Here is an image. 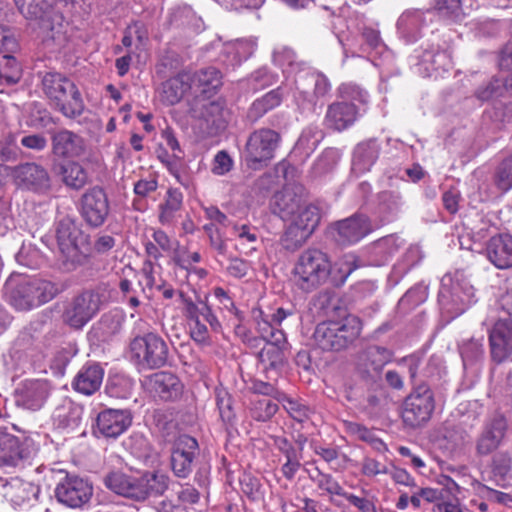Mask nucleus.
I'll return each mask as SVG.
<instances>
[{
	"label": "nucleus",
	"mask_w": 512,
	"mask_h": 512,
	"mask_svg": "<svg viewBox=\"0 0 512 512\" xmlns=\"http://www.w3.org/2000/svg\"><path fill=\"white\" fill-rule=\"evenodd\" d=\"M188 91H191L189 72H180L161 84L159 97L163 104L172 106L179 103Z\"/></svg>",
	"instance_id": "nucleus-34"
},
{
	"label": "nucleus",
	"mask_w": 512,
	"mask_h": 512,
	"mask_svg": "<svg viewBox=\"0 0 512 512\" xmlns=\"http://www.w3.org/2000/svg\"><path fill=\"white\" fill-rule=\"evenodd\" d=\"M435 10L442 18L457 21L463 12L461 0H435Z\"/></svg>",
	"instance_id": "nucleus-56"
},
{
	"label": "nucleus",
	"mask_w": 512,
	"mask_h": 512,
	"mask_svg": "<svg viewBox=\"0 0 512 512\" xmlns=\"http://www.w3.org/2000/svg\"><path fill=\"white\" fill-rule=\"evenodd\" d=\"M106 488L120 496L136 501L162 496L168 489L170 477L164 473L148 472L134 477L122 471H111L103 479Z\"/></svg>",
	"instance_id": "nucleus-2"
},
{
	"label": "nucleus",
	"mask_w": 512,
	"mask_h": 512,
	"mask_svg": "<svg viewBox=\"0 0 512 512\" xmlns=\"http://www.w3.org/2000/svg\"><path fill=\"white\" fill-rule=\"evenodd\" d=\"M132 419L128 409H105L97 416V433L105 438L116 439L131 426Z\"/></svg>",
	"instance_id": "nucleus-25"
},
{
	"label": "nucleus",
	"mask_w": 512,
	"mask_h": 512,
	"mask_svg": "<svg viewBox=\"0 0 512 512\" xmlns=\"http://www.w3.org/2000/svg\"><path fill=\"white\" fill-rule=\"evenodd\" d=\"M274 447L284 457V462L281 465V473L283 477L292 481L301 468V460L303 458V443L299 447L290 442L284 436H271Z\"/></svg>",
	"instance_id": "nucleus-27"
},
{
	"label": "nucleus",
	"mask_w": 512,
	"mask_h": 512,
	"mask_svg": "<svg viewBox=\"0 0 512 512\" xmlns=\"http://www.w3.org/2000/svg\"><path fill=\"white\" fill-rule=\"evenodd\" d=\"M107 302V291L103 286L84 289L66 302L62 319L73 329H82Z\"/></svg>",
	"instance_id": "nucleus-8"
},
{
	"label": "nucleus",
	"mask_w": 512,
	"mask_h": 512,
	"mask_svg": "<svg viewBox=\"0 0 512 512\" xmlns=\"http://www.w3.org/2000/svg\"><path fill=\"white\" fill-rule=\"evenodd\" d=\"M486 252L489 261L498 269L512 267V236L499 234L491 237Z\"/></svg>",
	"instance_id": "nucleus-33"
},
{
	"label": "nucleus",
	"mask_w": 512,
	"mask_h": 512,
	"mask_svg": "<svg viewBox=\"0 0 512 512\" xmlns=\"http://www.w3.org/2000/svg\"><path fill=\"white\" fill-rule=\"evenodd\" d=\"M283 98V94L280 88L271 90L261 98L255 100L248 112V116L253 121H256L262 117L268 111L279 106Z\"/></svg>",
	"instance_id": "nucleus-42"
},
{
	"label": "nucleus",
	"mask_w": 512,
	"mask_h": 512,
	"mask_svg": "<svg viewBox=\"0 0 512 512\" xmlns=\"http://www.w3.org/2000/svg\"><path fill=\"white\" fill-rule=\"evenodd\" d=\"M51 152L55 158L71 161L85 154L86 143L77 133L60 129L51 136Z\"/></svg>",
	"instance_id": "nucleus-23"
},
{
	"label": "nucleus",
	"mask_w": 512,
	"mask_h": 512,
	"mask_svg": "<svg viewBox=\"0 0 512 512\" xmlns=\"http://www.w3.org/2000/svg\"><path fill=\"white\" fill-rule=\"evenodd\" d=\"M50 393V386L45 380L25 381L17 390L16 403L25 409H41Z\"/></svg>",
	"instance_id": "nucleus-28"
},
{
	"label": "nucleus",
	"mask_w": 512,
	"mask_h": 512,
	"mask_svg": "<svg viewBox=\"0 0 512 512\" xmlns=\"http://www.w3.org/2000/svg\"><path fill=\"white\" fill-rule=\"evenodd\" d=\"M35 452L34 442L28 437H17L0 429V467H18Z\"/></svg>",
	"instance_id": "nucleus-17"
},
{
	"label": "nucleus",
	"mask_w": 512,
	"mask_h": 512,
	"mask_svg": "<svg viewBox=\"0 0 512 512\" xmlns=\"http://www.w3.org/2000/svg\"><path fill=\"white\" fill-rule=\"evenodd\" d=\"M104 377L103 368L97 363L85 364L75 376L72 386L84 395H92L101 386Z\"/></svg>",
	"instance_id": "nucleus-35"
},
{
	"label": "nucleus",
	"mask_w": 512,
	"mask_h": 512,
	"mask_svg": "<svg viewBox=\"0 0 512 512\" xmlns=\"http://www.w3.org/2000/svg\"><path fill=\"white\" fill-rule=\"evenodd\" d=\"M215 400L219 411L220 419L226 426V429L234 428L236 425V413L233 407V399L225 389L217 388L215 390Z\"/></svg>",
	"instance_id": "nucleus-43"
},
{
	"label": "nucleus",
	"mask_w": 512,
	"mask_h": 512,
	"mask_svg": "<svg viewBox=\"0 0 512 512\" xmlns=\"http://www.w3.org/2000/svg\"><path fill=\"white\" fill-rule=\"evenodd\" d=\"M490 355L492 360L503 363L512 356V319L500 318L489 333Z\"/></svg>",
	"instance_id": "nucleus-24"
},
{
	"label": "nucleus",
	"mask_w": 512,
	"mask_h": 512,
	"mask_svg": "<svg viewBox=\"0 0 512 512\" xmlns=\"http://www.w3.org/2000/svg\"><path fill=\"white\" fill-rule=\"evenodd\" d=\"M22 75L21 67L16 59L9 54L0 57V80L7 84L17 83Z\"/></svg>",
	"instance_id": "nucleus-49"
},
{
	"label": "nucleus",
	"mask_w": 512,
	"mask_h": 512,
	"mask_svg": "<svg viewBox=\"0 0 512 512\" xmlns=\"http://www.w3.org/2000/svg\"><path fill=\"white\" fill-rule=\"evenodd\" d=\"M508 430L507 419L502 414H494L483 425L476 439L475 451L480 457L495 452L502 444Z\"/></svg>",
	"instance_id": "nucleus-19"
},
{
	"label": "nucleus",
	"mask_w": 512,
	"mask_h": 512,
	"mask_svg": "<svg viewBox=\"0 0 512 512\" xmlns=\"http://www.w3.org/2000/svg\"><path fill=\"white\" fill-rule=\"evenodd\" d=\"M288 349V343L284 333H277L276 340L266 343L258 353L259 361L268 369H279L286 363L285 352Z\"/></svg>",
	"instance_id": "nucleus-36"
},
{
	"label": "nucleus",
	"mask_w": 512,
	"mask_h": 512,
	"mask_svg": "<svg viewBox=\"0 0 512 512\" xmlns=\"http://www.w3.org/2000/svg\"><path fill=\"white\" fill-rule=\"evenodd\" d=\"M145 390L162 401H174L183 393V384L172 372L159 371L146 376L142 381Z\"/></svg>",
	"instance_id": "nucleus-20"
},
{
	"label": "nucleus",
	"mask_w": 512,
	"mask_h": 512,
	"mask_svg": "<svg viewBox=\"0 0 512 512\" xmlns=\"http://www.w3.org/2000/svg\"><path fill=\"white\" fill-rule=\"evenodd\" d=\"M335 294L331 290H323L314 296L312 304L314 308L321 311L323 314H328L331 309H334Z\"/></svg>",
	"instance_id": "nucleus-60"
},
{
	"label": "nucleus",
	"mask_w": 512,
	"mask_h": 512,
	"mask_svg": "<svg viewBox=\"0 0 512 512\" xmlns=\"http://www.w3.org/2000/svg\"><path fill=\"white\" fill-rule=\"evenodd\" d=\"M304 203L301 186H285L273 198V213L282 220L289 221Z\"/></svg>",
	"instance_id": "nucleus-29"
},
{
	"label": "nucleus",
	"mask_w": 512,
	"mask_h": 512,
	"mask_svg": "<svg viewBox=\"0 0 512 512\" xmlns=\"http://www.w3.org/2000/svg\"><path fill=\"white\" fill-rule=\"evenodd\" d=\"M435 410V398L426 384L415 387L402 404L401 417L404 425L411 429L424 427Z\"/></svg>",
	"instance_id": "nucleus-11"
},
{
	"label": "nucleus",
	"mask_w": 512,
	"mask_h": 512,
	"mask_svg": "<svg viewBox=\"0 0 512 512\" xmlns=\"http://www.w3.org/2000/svg\"><path fill=\"white\" fill-rule=\"evenodd\" d=\"M21 14L31 22L43 43L60 41L62 17L53 11V0H14Z\"/></svg>",
	"instance_id": "nucleus-6"
},
{
	"label": "nucleus",
	"mask_w": 512,
	"mask_h": 512,
	"mask_svg": "<svg viewBox=\"0 0 512 512\" xmlns=\"http://www.w3.org/2000/svg\"><path fill=\"white\" fill-rule=\"evenodd\" d=\"M122 327V320L116 314L107 313L104 314L95 328L101 340L106 341L111 336L117 334Z\"/></svg>",
	"instance_id": "nucleus-52"
},
{
	"label": "nucleus",
	"mask_w": 512,
	"mask_h": 512,
	"mask_svg": "<svg viewBox=\"0 0 512 512\" xmlns=\"http://www.w3.org/2000/svg\"><path fill=\"white\" fill-rule=\"evenodd\" d=\"M464 366L472 365L483 357L484 349L481 340L470 339L460 348Z\"/></svg>",
	"instance_id": "nucleus-57"
},
{
	"label": "nucleus",
	"mask_w": 512,
	"mask_h": 512,
	"mask_svg": "<svg viewBox=\"0 0 512 512\" xmlns=\"http://www.w3.org/2000/svg\"><path fill=\"white\" fill-rule=\"evenodd\" d=\"M61 289L45 279L23 280L10 289L9 302L19 311H28L54 299Z\"/></svg>",
	"instance_id": "nucleus-10"
},
{
	"label": "nucleus",
	"mask_w": 512,
	"mask_h": 512,
	"mask_svg": "<svg viewBox=\"0 0 512 512\" xmlns=\"http://www.w3.org/2000/svg\"><path fill=\"white\" fill-rule=\"evenodd\" d=\"M493 471L500 476H506L512 467V457L507 451H502L493 456Z\"/></svg>",
	"instance_id": "nucleus-61"
},
{
	"label": "nucleus",
	"mask_w": 512,
	"mask_h": 512,
	"mask_svg": "<svg viewBox=\"0 0 512 512\" xmlns=\"http://www.w3.org/2000/svg\"><path fill=\"white\" fill-rule=\"evenodd\" d=\"M420 62L429 64L434 71H448L452 67L451 55L446 50H425Z\"/></svg>",
	"instance_id": "nucleus-51"
},
{
	"label": "nucleus",
	"mask_w": 512,
	"mask_h": 512,
	"mask_svg": "<svg viewBox=\"0 0 512 512\" xmlns=\"http://www.w3.org/2000/svg\"><path fill=\"white\" fill-rule=\"evenodd\" d=\"M18 49V42L10 29L0 25V52L9 54Z\"/></svg>",
	"instance_id": "nucleus-63"
},
{
	"label": "nucleus",
	"mask_w": 512,
	"mask_h": 512,
	"mask_svg": "<svg viewBox=\"0 0 512 512\" xmlns=\"http://www.w3.org/2000/svg\"><path fill=\"white\" fill-rule=\"evenodd\" d=\"M130 352L139 365L149 369L165 366L169 357L166 341L152 332L135 337L130 343Z\"/></svg>",
	"instance_id": "nucleus-13"
},
{
	"label": "nucleus",
	"mask_w": 512,
	"mask_h": 512,
	"mask_svg": "<svg viewBox=\"0 0 512 512\" xmlns=\"http://www.w3.org/2000/svg\"><path fill=\"white\" fill-rule=\"evenodd\" d=\"M476 412L461 416L457 421H446L443 427V438L450 443L451 448H460L470 441L471 431L476 425Z\"/></svg>",
	"instance_id": "nucleus-31"
},
{
	"label": "nucleus",
	"mask_w": 512,
	"mask_h": 512,
	"mask_svg": "<svg viewBox=\"0 0 512 512\" xmlns=\"http://www.w3.org/2000/svg\"><path fill=\"white\" fill-rule=\"evenodd\" d=\"M56 240L64 270L73 271L84 264L87 256L82 251V246L86 243V236L74 218L66 215L58 220Z\"/></svg>",
	"instance_id": "nucleus-7"
},
{
	"label": "nucleus",
	"mask_w": 512,
	"mask_h": 512,
	"mask_svg": "<svg viewBox=\"0 0 512 512\" xmlns=\"http://www.w3.org/2000/svg\"><path fill=\"white\" fill-rule=\"evenodd\" d=\"M178 501L184 506L197 504L200 500L199 491L192 485L185 484L180 486L177 492Z\"/></svg>",
	"instance_id": "nucleus-64"
},
{
	"label": "nucleus",
	"mask_w": 512,
	"mask_h": 512,
	"mask_svg": "<svg viewBox=\"0 0 512 512\" xmlns=\"http://www.w3.org/2000/svg\"><path fill=\"white\" fill-rule=\"evenodd\" d=\"M309 478L322 491V494L328 495L331 503H334L335 496L345 498L348 494L331 474L322 472L318 467L309 475Z\"/></svg>",
	"instance_id": "nucleus-40"
},
{
	"label": "nucleus",
	"mask_w": 512,
	"mask_h": 512,
	"mask_svg": "<svg viewBox=\"0 0 512 512\" xmlns=\"http://www.w3.org/2000/svg\"><path fill=\"white\" fill-rule=\"evenodd\" d=\"M379 150L380 146L375 139L358 144L353 154V171L356 173L369 171L379 156Z\"/></svg>",
	"instance_id": "nucleus-38"
},
{
	"label": "nucleus",
	"mask_w": 512,
	"mask_h": 512,
	"mask_svg": "<svg viewBox=\"0 0 512 512\" xmlns=\"http://www.w3.org/2000/svg\"><path fill=\"white\" fill-rule=\"evenodd\" d=\"M310 235L307 230L291 222L281 236L280 244L285 250L294 252L307 241Z\"/></svg>",
	"instance_id": "nucleus-46"
},
{
	"label": "nucleus",
	"mask_w": 512,
	"mask_h": 512,
	"mask_svg": "<svg viewBox=\"0 0 512 512\" xmlns=\"http://www.w3.org/2000/svg\"><path fill=\"white\" fill-rule=\"evenodd\" d=\"M343 424L349 435L370 444L376 451L383 452L387 450L385 443L367 427L352 421H344Z\"/></svg>",
	"instance_id": "nucleus-44"
},
{
	"label": "nucleus",
	"mask_w": 512,
	"mask_h": 512,
	"mask_svg": "<svg viewBox=\"0 0 512 512\" xmlns=\"http://www.w3.org/2000/svg\"><path fill=\"white\" fill-rule=\"evenodd\" d=\"M278 404L268 398H260L251 401L250 415L259 422L269 421L278 411Z\"/></svg>",
	"instance_id": "nucleus-48"
},
{
	"label": "nucleus",
	"mask_w": 512,
	"mask_h": 512,
	"mask_svg": "<svg viewBox=\"0 0 512 512\" xmlns=\"http://www.w3.org/2000/svg\"><path fill=\"white\" fill-rule=\"evenodd\" d=\"M392 358L393 352L390 349L379 345H369L360 353L357 369L363 377L375 379Z\"/></svg>",
	"instance_id": "nucleus-26"
},
{
	"label": "nucleus",
	"mask_w": 512,
	"mask_h": 512,
	"mask_svg": "<svg viewBox=\"0 0 512 512\" xmlns=\"http://www.w3.org/2000/svg\"><path fill=\"white\" fill-rule=\"evenodd\" d=\"M276 400L282 404V406L286 410V412L295 421L302 423L308 419L309 408L305 404L299 402L296 399L289 397L285 393L277 394Z\"/></svg>",
	"instance_id": "nucleus-50"
},
{
	"label": "nucleus",
	"mask_w": 512,
	"mask_h": 512,
	"mask_svg": "<svg viewBox=\"0 0 512 512\" xmlns=\"http://www.w3.org/2000/svg\"><path fill=\"white\" fill-rule=\"evenodd\" d=\"M53 171L71 189L80 190L88 183V172L77 161L54 164Z\"/></svg>",
	"instance_id": "nucleus-37"
},
{
	"label": "nucleus",
	"mask_w": 512,
	"mask_h": 512,
	"mask_svg": "<svg viewBox=\"0 0 512 512\" xmlns=\"http://www.w3.org/2000/svg\"><path fill=\"white\" fill-rule=\"evenodd\" d=\"M55 498L69 508H80L88 503L93 495L92 484L77 475L66 473L54 489Z\"/></svg>",
	"instance_id": "nucleus-15"
},
{
	"label": "nucleus",
	"mask_w": 512,
	"mask_h": 512,
	"mask_svg": "<svg viewBox=\"0 0 512 512\" xmlns=\"http://www.w3.org/2000/svg\"><path fill=\"white\" fill-rule=\"evenodd\" d=\"M375 229L370 219L363 214H354L351 217L335 223L334 238L341 245H352L359 242Z\"/></svg>",
	"instance_id": "nucleus-22"
},
{
	"label": "nucleus",
	"mask_w": 512,
	"mask_h": 512,
	"mask_svg": "<svg viewBox=\"0 0 512 512\" xmlns=\"http://www.w3.org/2000/svg\"><path fill=\"white\" fill-rule=\"evenodd\" d=\"M190 78L194 99L211 98L222 86L221 72L215 67H207L190 73Z\"/></svg>",
	"instance_id": "nucleus-30"
},
{
	"label": "nucleus",
	"mask_w": 512,
	"mask_h": 512,
	"mask_svg": "<svg viewBox=\"0 0 512 512\" xmlns=\"http://www.w3.org/2000/svg\"><path fill=\"white\" fill-rule=\"evenodd\" d=\"M357 107L350 102H334L327 108L325 125L335 131H343L357 119Z\"/></svg>",
	"instance_id": "nucleus-32"
},
{
	"label": "nucleus",
	"mask_w": 512,
	"mask_h": 512,
	"mask_svg": "<svg viewBox=\"0 0 512 512\" xmlns=\"http://www.w3.org/2000/svg\"><path fill=\"white\" fill-rule=\"evenodd\" d=\"M80 214L87 225L93 228L102 226L110 211L105 190L100 186L89 188L80 198Z\"/></svg>",
	"instance_id": "nucleus-18"
},
{
	"label": "nucleus",
	"mask_w": 512,
	"mask_h": 512,
	"mask_svg": "<svg viewBox=\"0 0 512 512\" xmlns=\"http://www.w3.org/2000/svg\"><path fill=\"white\" fill-rule=\"evenodd\" d=\"M38 489L29 482L16 481L11 484L7 494L16 504H22L30 501L31 497L36 496Z\"/></svg>",
	"instance_id": "nucleus-53"
},
{
	"label": "nucleus",
	"mask_w": 512,
	"mask_h": 512,
	"mask_svg": "<svg viewBox=\"0 0 512 512\" xmlns=\"http://www.w3.org/2000/svg\"><path fill=\"white\" fill-rule=\"evenodd\" d=\"M399 247V238L394 235H389L375 241L372 245V252L375 255L381 256V260L384 262L396 253Z\"/></svg>",
	"instance_id": "nucleus-54"
},
{
	"label": "nucleus",
	"mask_w": 512,
	"mask_h": 512,
	"mask_svg": "<svg viewBox=\"0 0 512 512\" xmlns=\"http://www.w3.org/2000/svg\"><path fill=\"white\" fill-rule=\"evenodd\" d=\"M10 174L19 189L37 194H46L51 190L48 171L37 163L27 162L14 166Z\"/></svg>",
	"instance_id": "nucleus-16"
},
{
	"label": "nucleus",
	"mask_w": 512,
	"mask_h": 512,
	"mask_svg": "<svg viewBox=\"0 0 512 512\" xmlns=\"http://www.w3.org/2000/svg\"><path fill=\"white\" fill-rule=\"evenodd\" d=\"M199 452L198 442L189 435H181L171 452V469L178 478H187L193 470V461Z\"/></svg>",
	"instance_id": "nucleus-21"
},
{
	"label": "nucleus",
	"mask_w": 512,
	"mask_h": 512,
	"mask_svg": "<svg viewBox=\"0 0 512 512\" xmlns=\"http://www.w3.org/2000/svg\"><path fill=\"white\" fill-rule=\"evenodd\" d=\"M183 194L176 188L168 189L164 202L159 205V222L162 225H169L173 222L176 213L181 210Z\"/></svg>",
	"instance_id": "nucleus-41"
},
{
	"label": "nucleus",
	"mask_w": 512,
	"mask_h": 512,
	"mask_svg": "<svg viewBox=\"0 0 512 512\" xmlns=\"http://www.w3.org/2000/svg\"><path fill=\"white\" fill-rule=\"evenodd\" d=\"M319 219L317 207L303 203L299 211L289 221L312 234L318 225Z\"/></svg>",
	"instance_id": "nucleus-47"
},
{
	"label": "nucleus",
	"mask_w": 512,
	"mask_h": 512,
	"mask_svg": "<svg viewBox=\"0 0 512 512\" xmlns=\"http://www.w3.org/2000/svg\"><path fill=\"white\" fill-rule=\"evenodd\" d=\"M273 62L283 70L293 69L297 65V56L291 48L280 46L275 48L273 52Z\"/></svg>",
	"instance_id": "nucleus-58"
},
{
	"label": "nucleus",
	"mask_w": 512,
	"mask_h": 512,
	"mask_svg": "<svg viewBox=\"0 0 512 512\" xmlns=\"http://www.w3.org/2000/svg\"><path fill=\"white\" fill-rule=\"evenodd\" d=\"M494 181L497 188L503 192L512 188V155L500 163Z\"/></svg>",
	"instance_id": "nucleus-55"
},
{
	"label": "nucleus",
	"mask_w": 512,
	"mask_h": 512,
	"mask_svg": "<svg viewBox=\"0 0 512 512\" xmlns=\"http://www.w3.org/2000/svg\"><path fill=\"white\" fill-rule=\"evenodd\" d=\"M281 140L280 133L270 128H260L252 132L244 150L247 166L253 170L267 166L275 157Z\"/></svg>",
	"instance_id": "nucleus-12"
},
{
	"label": "nucleus",
	"mask_w": 512,
	"mask_h": 512,
	"mask_svg": "<svg viewBox=\"0 0 512 512\" xmlns=\"http://www.w3.org/2000/svg\"><path fill=\"white\" fill-rule=\"evenodd\" d=\"M41 83L43 93L53 109L69 119H75L83 114L85 104L73 81L61 73L46 72Z\"/></svg>",
	"instance_id": "nucleus-4"
},
{
	"label": "nucleus",
	"mask_w": 512,
	"mask_h": 512,
	"mask_svg": "<svg viewBox=\"0 0 512 512\" xmlns=\"http://www.w3.org/2000/svg\"><path fill=\"white\" fill-rule=\"evenodd\" d=\"M239 483L242 492L250 499L256 500L259 498L261 484L259 479L249 473H243L239 478Z\"/></svg>",
	"instance_id": "nucleus-59"
},
{
	"label": "nucleus",
	"mask_w": 512,
	"mask_h": 512,
	"mask_svg": "<svg viewBox=\"0 0 512 512\" xmlns=\"http://www.w3.org/2000/svg\"><path fill=\"white\" fill-rule=\"evenodd\" d=\"M403 205L402 197L397 191H382L377 195L375 213L381 224L393 221Z\"/></svg>",
	"instance_id": "nucleus-39"
},
{
	"label": "nucleus",
	"mask_w": 512,
	"mask_h": 512,
	"mask_svg": "<svg viewBox=\"0 0 512 512\" xmlns=\"http://www.w3.org/2000/svg\"><path fill=\"white\" fill-rule=\"evenodd\" d=\"M190 113L192 117L201 119L206 123L211 135L225 130L230 119V111L221 98L214 100L210 98L193 99L190 102Z\"/></svg>",
	"instance_id": "nucleus-14"
},
{
	"label": "nucleus",
	"mask_w": 512,
	"mask_h": 512,
	"mask_svg": "<svg viewBox=\"0 0 512 512\" xmlns=\"http://www.w3.org/2000/svg\"><path fill=\"white\" fill-rule=\"evenodd\" d=\"M181 310L189 325L191 339L199 345H210L209 329L215 333L222 331V324L208 302L209 295L198 296L193 300L183 292H179Z\"/></svg>",
	"instance_id": "nucleus-3"
},
{
	"label": "nucleus",
	"mask_w": 512,
	"mask_h": 512,
	"mask_svg": "<svg viewBox=\"0 0 512 512\" xmlns=\"http://www.w3.org/2000/svg\"><path fill=\"white\" fill-rule=\"evenodd\" d=\"M213 295L218 302V310L227 311L231 314L238 312L233 299L222 287H215L213 289Z\"/></svg>",
	"instance_id": "nucleus-62"
},
{
	"label": "nucleus",
	"mask_w": 512,
	"mask_h": 512,
	"mask_svg": "<svg viewBox=\"0 0 512 512\" xmlns=\"http://www.w3.org/2000/svg\"><path fill=\"white\" fill-rule=\"evenodd\" d=\"M362 323L356 316L342 321H327L316 326L314 340L325 351H342L350 347L360 336Z\"/></svg>",
	"instance_id": "nucleus-9"
},
{
	"label": "nucleus",
	"mask_w": 512,
	"mask_h": 512,
	"mask_svg": "<svg viewBox=\"0 0 512 512\" xmlns=\"http://www.w3.org/2000/svg\"><path fill=\"white\" fill-rule=\"evenodd\" d=\"M349 268L339 279L332 276L329 255L317 248L304 250L293 268L294 283L303 292L309 293L326 284L342 285L352 272Z\"/></svg>",
	"instance_id": "nucleus-1"
},
{
	"label": "nucleus",
	"mask_w": 512,
	"mask_h": 512,
	"mask_svg": "<svg viewBox=\"0 0 512 512\" xmlns=\"http://www.w3.org/2000/svg\"><path fill=\"white\" fill-rule=\"evenodd\" d=\"M421 25L422 14L420 12L405 13L397 22L398 30L408 42H414L419 38Z\"/></svg>",
	"instance_id": "nucleus-45"
},
{
	"label": "nucleus",
	"mask_w": 512,
	"mask_h": 512,
	"mask_svg": "<svg viewBox=\"0 0 512 512\" xmlns=\"http://www.w3.org/2000/svg\"><path fill=\"white\" fill-rule=\"evenodd\" d=\"M438 302L442 313L453 320L477 302L475 289L463 273H447L441 279Z\"/></svg>",
	"instance_id": "nucleus-5"
}]
</instances>
